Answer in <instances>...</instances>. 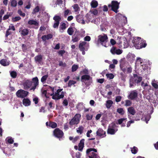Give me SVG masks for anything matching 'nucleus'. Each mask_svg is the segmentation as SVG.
I'll return each mask as SVG.
<instances>
[{"instance_id": "412c9836", "label": "nucleus", "mask_w": 158, "mask_h": 158, "mask_svg": "<svg viewBox=\"0 0 158 158\" xmlns=\"http://www.w3.org/2000/svg\"><path fill=\"white\" fill-rule=\"evenodd\" d=\"M23 103L25 106H28L31 105V101L28 98H24L23 100Z\"/></svg>"}, {"instance_id": "7ed1b4c3", "label": "nucleus", "mask_w": 158, "mask_h": 158, "mask_svg": "<svg viewBox=\"0 0 158 158\" xmlns=\"http://www.w3.org/2000/svg\"><path fill=\"white\" fill-rule=\"evenodd\" d=\"M86 156L89 158H100L97 150L94 148L87 149L86 151Z\"/></svg>"}, {"instance_id": "774afa93", "label": "nucleus", "mask_w": 158, "mask_h": 158, "mask_svg": "<svg viewBox=\"0 0 158 158\" xmlns=\"http://www.w3.org/2000/svg\"><path fill=\"white\" fill-rule=\"evenodd\" d=\"M110 42L111 44L113 45L115 44L116 43V41L113 39H111L110 40Z\"/></svg>"}, {"instance_id": "09e8293b", "label": "nucleus", "mask_w": 158, "mask_h": 158, "mask_svg": "<svg viewBox=\"0 0 158 158\" xmlns=\"http://www.w3.org/2000/svg\"><path fill=\"white\" fill-rule=\"evenodd\" d=\"M127 119L126 118H121L118 120V123L117 124H121L123 122Z\"/></svg>"}, {"instance_id": "4468645a", "label": "nucleus", "mask_w": 158, "mask_h": 158, "mask_svg": "<svg viewBox=\"0 0 158 158\" xmlns=\"http://www.w3.org/2000/svg\"><path fill=\"white\" fill-rule=\"evenodd\" d=\"M120 69L123 73H125L126 71L125 61L121 59L120 60Z\"/></svg>"}, {"instance_id": "603ef678", "label": "nucleus", "mask_w": 158, "mask_h": 158, "mask_svg": "<svg viewBox=\"0 0 158 158\" xmlns=\"http://www.w3.org/2000/svg\"><path fill=\"white\" fill-rule=\"evenodd\" d=\"M65 51L64 50H60L58 52L59 55L63 56V55L65 53Z\"/></svg>"}, {"instance_id": "e433bc0d", "label": "nucleus", "mask_w": 158, "mask_h": 158, "mask_svg": "<svg viewBox=\"0 0 158 158\" xmlns=\"http://www.w3.org/2000/svg\"><path fill=\"white\" fill-rule=\"evenodd\" d=\"M53 19L55 20V22H58L60 23V21L61 20V18L59 16L55 15L53 17Z\"/></svg>"}, {"instance_id": "6e6552de", "label": "nucleus", "mask_w": 158, "mask_h": 158, "mask_svg": "<svg viewBox=\"0 0 158 158\" xmlns=\"http://www.w3.org/2000/svg\"><path fill=\"white\" fill-rule=\"evenodd\" d=\"M120 3L117 1H112L111 2V4H109L108 5L109 7H111V10L116 13L118 12V10L119 8Z\"/></svg>"}, {"instance_id": "423d86ee", "label": "nucleus", "mask_w": 158, "mask_h": 158, "mask_svg": "<svg viewBox=\"0 0 158 158\" xmlns=\"http://www.w3.org/2000/svg\"><path fill=\"white\" fill-rule=\"evenodd\" d=\"M108 41V37L106 35L104 34L103 35H99L98 36L97 42L100 43L105 47L107 46L105 44V43Z\"/></svg>"}, {"instance_id": "5fc2aeb1", "label": "nucleus", "mask_w": 158, "mask_h": 158, "mask_svg": "<svg viewBox=\"0 0 158 158\" xmlns=\"http://www.w3.org/2000/svg\"><path fill=\"white\" fill-rule=\"evenodd\" d=\"M59 65L60 66H62L64 67H65L66 66V63L64 62H63L62 61H60Z\"/></svg>"}, {"instance_id": "e2e57ef3", "label": "nucleus", "mask_w": 158, "mask_h": 158, "mask_svg": "<svg viewBox=\"0 0 158 158\" xmlns=\"http://www.w3.org/2000/svg\"><path fill=\"white\" fill-rule=\"evenodd\" d=\"M90 40L91 38L89 36H86L84 38V40L85 41H89Z\"/></svg>"}, {"instance_id": "8fccbe9b", "label": "nucleus", "mask_w": 158, "mask_h": 158, "mask_svg": "<svg viewBox=\"0 0 158 158\" xmlns=\"http://www.w3.org/2000/svg\"><path fill=\"white\" fill-rule=\"evenodd\" d=\"M143 61L142 60L141 58L139 57L137 58L136 62L138 64H141L142 63Z\"/></svg>"}, {"instance_id": "f03ea898", "label": "nucleus", "mask_w": 158, "mask_h": 158, "mask_svg": "<svg viewBox=\"0 0 158 158\" xmlns=\"http://www.w3.org/2000/svg\"><path fill=\"white\" fill-rule=\"evenodd\" d=\"M132 42L135 48L138 49L145 48L147 45L145 40H141L140 38L139 37L134 39L133 40Z\"/></svg>"}, {"instance_id": "a211bd4d", "label": "nucleus", "mask_w": 158, "mask_h": 158, "mask_svg": "<svg viewBox=\"0 0 158 158\" xmlns=\"http://www.w3.org/2000/svg\"><path fill=\"white\" fill-rule=\"evenodd\" d=\"M76 32L72 37V41L74 42L78 41L80 39L79 34H76Z\"/></svg>"}, {"instance_id": "f8f14e48", "label": "nucleus", "mask_w": 158, "mask_h": 158, "mask_svg": "<svg viewBox=\"0 0 158 158\" xmlns=\"http://www.w3.org/2000/svg\"><path fill=\"white\" fill-rule=\"evenodd\" d=\"M51 96H52V98L55 100H58L60 98H63L64 96V93L63 91H62L61 93V94L60 95H58L54 93H52L51 94Z\"/></svg>"}, {"instance_id": "a18cd8bd", "label": "nucleus", "mask_w": 158, "mask_h": 158, "mask_svg": "<svg viewBox=\"0 0 158 158\" xmlns=\"http://www.w3.org/2000/svg\"><path fill=\"white\" fill-rule=\"evenodd\" d=\"M48 77V75H45L43 76L41 78V81L42 82H44L47 79V78Z\"/></svg>"}, {"instance_id": "393cba45", "label": "nucleus", "mask_w": 158, "mask_h": 158, "mask_svg": "<svg viewBox=\"0 0 158 158\" xmlns=\"http://www.w3.org/2000/svg\"><path fill=\"white\" fill-rule=\"evenodd\" d=\"M28 24L30 25H33L35 26H38L39 25V23L36 21L34 20H30L28 22Z\"/></svg>"}, {"instance_id": "69168bd1", "label": "nucleus", "mask_w": 158, "mask_h": 158, "mask_svg": "<svg viewBox=\"0 0 158 158\" xmlns=\"http://www.w3.org/2000/svg\"><path fill=\"white\" fill-rule=\"evenodd\" d=\"M152 85L156 89H158V84L157 83L154 82H152Z\"/></svg>"}, {"instance_id": "58836bf2", "label": "nucleus", "mask_w": 158, "mask_h": 158, "mask_svg": "<svg viewBox=\"0 0 158 158\" xmlns=\"http://www.w3.org/2000/svg\"><path fill=\"white\" fill-rule=\"evenodd\" d=\"M84 129V127L82 126H79L78 128V129L77 130V132L78 133H79L81 134L83 133V131Z\"/></svg>"}, {"instance_id": "9d476101", "label": "nucleus", "mask_w": 158, "mask_h": 158, "mask_svg": "<svg viewBox=\"0 0 158 158\" xmlns=\"http://www.w3.org/2000/svg\"><path fill=\"white\" fill-rule=\"evenodd\" d=\"M138 96V91L136 90L131 91L128 95V98L131 100H134L136 99Z\"/></svg>"}, {"instance_id": "9b49d317", "label": "nucleus", "mask_w": 158, "mask_h": 158, "mask_svg": "<svg viewBox=\"0 0 158 158\" xmlns=\"http://www.w3.org/2000/svg\"><path fill=\"white\" fill-rule=\"evenodd\" d=\"M86 44V42L85 41H80L79 45V49L82 52V54L83 55L85 54V51H87V48H85V45Z\"/></svg>"}, {"instance_id": "4be33fe9", "label": "nucleus", "mask_w": 158, "mask_h": 158, "mask_svg": "<svg viewBox=\"0 0 158 158\" xmlns=\"http://www.w3.org/2000/svg\"><path fill=\"white\" fill-rule=\"evenodd\" d=\"M0 63L2 65L4 66H8L9 64V62L5 59H2L0 61Z\"/></svg>"}, {"instance_id": "f704fd0d", "label": "nucleus", "mask_w": 158, "mask_h": 158, "mask_svg": "<svg viewBox=\"0 0 158 158\" xmlns=\"http://www.w3.org/2000/svg\"><path fill=\"white\" fill-rule=\"evenodd\" d=\"M117 112L121 115H123L124 114V111L123 108H118L117 110Z\"/></svg>"}, {"instance_id": "39448f33", "label": "nucleus", "mask_w": 158, "mask_h": 158, "mask_svg": "<svg viewBox=\"0 0 158 158\" xmlns=\"http://www.w3.org/2000/svg\"><path fill=\"white\" fill-rule=\"evenodd\" d=\"M53 134L55 137L59 139V140H61L64 137L63 132L59 128H56L53 131Z\"/></svg>"}, {"instance_id": "b1692460", "label": "nucleus", "mask_w": 158, "mask_h": 158, "mask_svg": "<svg viewBox=\"0 0 158 158\" xmlns=\"http://www.w3.org/2000/svg\"><path fill=\"white\" fill-rule=\"evenodd\" d=\"M76 20L77 21L80 23L84 24L85 23L84 21L82 19V16L80 15H77L76 17Z\"/></svg>"}, {"instance_id": "a878e982", "label": "nucleus", "mask_w": 158, "mask_h": 158, "mask_svg": "<svg viewBox=\"0 0 158 158\" xmlns=\"http://www.w3.org/2000/svg\"><path fill=\"white\" fill-rule=\"evenodd\" d=\"M48 126L52 128H55L57 127V124L55 122L50 121L49 122Z\"/></svg>"}, {"instance_id": "0eeeda50", "label": "nucleus", "mask_w": 158, "mask_h": 158, "mask_svg": "<svg viewBox=\"0 0 158 158\" xmlns=\"http://www.w3.org/2000/svg\"><path fill=\"white\" fill-rule=\"evenodd\" d=\"M81 116V115L80 114H76L74 117L69 122L70 125H73L78 124L80 122Z\"/></svg>"}, {"instance_id": "c9c22d12", "label": "nucleus", "mask_w": 158, "mask_h": 158, "mask_svg": "<svg viewBox=\"0 0 158 158\" xmlns=\"http://www.w3.org/2000/svg\"><path fill=\"white\" fill-rule=\"evenodd\" d=\"M131 151L132 153L135 154L138 151V149L136 147L134 146L133 148H131Z\"/></svg>"}, {"instance_id": "c756f323", "label": "nucleus", "mask_w": 158, "mask_h": 158, "mask_svg": "<svg viewBox=\"0 0 158 158\" xmlns=\"http://www.w3.org/2000/svg\"><path fill=\"white\" fill-rule=\"evenodd\" d=\"M83 103H80L77 105L76 107L79 111H81L83 109Z\"/></svg>"}, {"instance_id": "37998d69", "label": "nucleus", "mask_w": 158, "mask_h": 158, "mask_svg": "<svg viewBox=\"0 0 158 158\" xmlns=\"http://www.w3.org/2000/svg\"><path fill=\"white\" fill-rule=\"evenodd\" d=\"M40 10V7L39 6H37L33 10V14H35L36 13L38 12Z\"/></svg>"}, {"instance_id": "72a5a7b5", "label": "nucleus", "mask_w": 158, "mask_h": 158, "mask_svg": "<svg viewBox=\"0 0 158 158\" xmlns=\"http://www.w3.org/2000/svg\"><path fill=\"white\" fill-rule=\"evenodd\" d=\"M11 77L13 78H15L17 76V73L15 71H11L10 72Z\"/></svg>"}, {"instance_id": "c03bdc74", "label": "nucleus", "mask_w": 158, "mask_h": 158, "mask_svg": "<svg viewBox=\"0 0 158 158\" xmlns=\"http://www.w3.org/2000/svg\"><path fill=\"white\" fill-rule=\"evenodd\" d=\"M106 76L107 78H108L110 79H113L114 76V75L112 73H107L106 74Z\"/></svg>"}, {"instance_id": "2eb2a0df", "label": "nucleus", "mask_w": 158, "mask_h": 158, "mask_svg": "<svg viewBox=\"0 0 158 158\" xmlns=\"http://www.w3.org/2000/svg\"><path fill=\"white\" fill-rule=\"evenodd\" d=\"M97 135L101 138L105 137L106 136V132L102 129H99L96 132Z\"/></svg>"}, {"instance_id": "2f4dec72", "label": "nucleus", "mask_w": 158, "mask_h": 158, "mask_svg": "<svg viewBox=\"0 0 158 158\" xmlns=\"http://www.w3.org/2000/svg\"><path fill=\"white\" fill-rule=\"evenodd\" d=\"M119 74L121 79L123 81H125V78L126 77V75L125 73H123L121 72Z\"/></svg>"}, {"instance_id": "4d7b16f0", "label": "nucleus", "mask_w": 158, "mask_h": 158, "mask_svg": "<svg viewBox=\"0 0 158 158\" xmlns=\"http://www.w3.org/2000/svg\"><path fill=\"white\" fill-rule=\"evenodd\" d=\"M92 82V78L91 79H90L89 80L87 81V82H86L85 83V84L87 86H89L90 85Z\"/></svg>"}, {"instance_id": "0e129e2a", "label": "nucleus", "mask_w": 158, "mask_h": 158, "mask_svg": "<svg viewBox=\"0 0 158 158\" xmlns=\"http://www.w3.org/2000/svg\"><path fill=\"white\" fill-rule=\"evenodd\" d=\"M116 54L117 55L121 54L122 53V51L121 49H116Z\"/></svg>"}, {"instance_id": "473e14b6", "label": "nucleus", "mask_w": 158, "mask_h": 158, "mask_svg": "<svg viewBox=\"0 0 158 158\" xmlns=\"http://www.w3.org/2000/svg\"><path fill=\"white\" fill-rule=\"evenodd\" d=\"M74 32L73 28L72 27H70L68 28L67 30V33L68 34L70 35H72Z\"/></svg>"}, {"instance_id": "338daca9", "label": "nucleus", "mask_w": 158, "mask_h": 158, "mask_svg": "<svg viewBox=\"0 0 158 158\" xmlns=\"http://www.w3.org/2000/svg\"><path fill=\"white\" fill-rule=\"evenodd\" d=\"M7 142L10 144H12L14 142V140L12 138H10L8 139Z\"/></svg>"}, {"instance_id": "f257e3e1", "label": "nucleus", "mask_w": 158, "mask_h": 158, "mask_svg": "<svg viewBox=\"0 0 158 158\" xmlns=\"http://www.w3.org/2000/svg\"><path fill=\"white\" fill-rule=\"evenodd\" d=\"M39 83V80L37 77L33 78L32 81L27 80L23 83L24 89L28 90L31 86L30 90L34 91L36 87L38 85Z\"/></svg>"}, {"instance_id": "bb28decb", "label": "nucleus", "mask_w": 158, "mask_h": 158, "mask_svg": "<svg viewBox=\"0 0 158 158\" xmlns=\"http://www.w3.org/2000/svg\"><path fill=\"white\" fill-rule=\"evenodd\" d=\"M91 5L92 7L95 8L98 5V2L95 0H93L91 3Z\"/></svg>"}, {"instance_id": "ea45409f", "label": "nucleus", "mask_w": 158, "mask_h": 158, "mask_svg": "<svg viewBox=\"0 0 158 158\" xmlns=\"http://www.w3.org/2000/svg\"><path fill=\"white\" fill-rule=\"evenodd\" d=\"M75 12H77L80 10V8L77 4H74L73 6Z\"/></svg>"}, {"instance_id": "a19ab883", "label": "nucleus", "mask_w": 158, "mask_h": 158, "mask_svg": "<svg viewBox=\"0 0 158 158\" xmlns=\"http://www.w3.org/2000/svg\"><path fill=\"white\" fill-rule=\"evenodd\" d=\"M78 68V66L76 64L73 65L72 68V71L74 72L76 71Z\"/></svg>"}, {"instance_id": "79ce46f5", "label": "nucleus", "mask_w": 158, "mask_h": 158, "mask_svg": "<svg viewBox=\"0 0 158 158\" xmlns=\"http://www.w3.org/2000/svg\"><path fill=\"white\" fill-rule=\"evenodd\" d=\"M17 2L15 0H12L11 2V6L13 7H15L17 6Z\"/></svg>"}, {"instance_id": "7c9ffc66", "label": "nucleus", "mask_w": 158, "mask_h": 158, "mask_svg": "<svg viewBox=\"0 0 158 158\" xmlns=\"http://www.w3.org/2000/svg\"><path fill=\"white\" fill-rule=\"evenodd\" d=\"M113 103L112 101L109 100L106 101V107L107 108H110Z\"/></svg>"}, {"instance_id": "5701e85b", "label": "nucleus", "mask_w": 158, "mask_h": 158, "mask_svg": "<svg viewBox=\"0 0 158 158\" xmlns=\"http://www.w3.org/2000/svg\"><path fill=\"white\" fill-rule=\"evenodd\" d=\"M92 77H90L89 75H85L82 76L81 77V80L82 81H84V80L85 81H88L91 79Z\"/></svg>"}, {"instance_id": "aec40b11", "label": "nucleus", "mask_w": 158, "mask_h": 158, "mask_svg": "<svg viewBox=\"0 0 158 158\" xmlns=\"http://www.w3.org/2000/svg\"><path fill=\"white\" fill-rule=\"evenodd\" d=\"M127 112L131 114L134 115L136 113V111L133 107L131 106L127 108Z\"/></svg>"}, {"instance_id": "bf43d9fd", "label": "nucleus", "mask_w": 158, "mask_h": 158, "mask_svg": "<svg viewBox=\"0 0 158 158\" xmlns=\"http://www.w3.org/2000/svg\"><path fill=\"white\" fill-rule=\"evenodd\" d=\"M59 23V22H55L53 25V27L54 28H58Z\"/></svg>"}, {"instance_id": "4c0bfd02", "label": "nucleus", "mask_w": 158, "mask_h": 158, "mask_svg": "<svg viewBox=\"0 0 158 158\" xmlns=\"http://www.w3.org/2000/svg\"><path fill=\"white\" fill-rule=\"evenodd\" d=\"M125 103L124 106L126 107L130 106L132 104V102L130 100H127L125 101Z\"/></svg>"}, {"instance_id": "6e6d98bb", "label": "nucleus", "mask_w": 158, "mask_h": 158, "mask_svg": "<svg viewBox=\"0 0 158 158\" xmlns=\"http://www.w3.org/2000/svg\"><path fill=\"white\" fill-rule=\"evenodd\" d=\"M22 48L23 52H25L27 50V46L25 44H23L22 45Z\"/></svg>"}, {"instance_id": "6ab92c4d", "label": "nucleus", "mask_w": 158, "mask_h": 158, "mask_svg": "<svg viewBox=\"0 0 158 158\" xmlns=\"http://www.w3.org/2000/svg\"><path fill=\"white\" fill-rule=\"evenodd\" d=\"M19 32L21 33L22 35L25 36L28 34L29 31L27 29H22V28H20L19 29Z\"/></svg>"}, {"instance_id": "052dcab7", "label": "nucleus", "mask_w": 158, "mask_h": 158, "mask_svg": "<svg viewBox=\"0 0 158 158\" xmlns=\"http://www.w3.org/2000/svg\"><path fill=\"white\" fill-rule=\"evenodd\" d=\"M122 97L121 96H117L116 97L115 101L116 102H119L121 101Z\"/></svg>"}, {"instance_id": "c85d7f7f", "label": "nucleus", "mask_w": 158, "mask_h": 158, "mask_svg": "<svg viewBox=\"0 0 158 158\" xmlns=\"http://www.w3.org/2000/svg\"><path fill=\"white\" fill-rule=\"evenodd\" d=\"M77 83L76 81L73 80H69L68 84V87H70L72 85H74V86H75V84Z\"/></svg>"}, {"instance_id": "20e7f679", "label": "nucleus", "mask_w": 158, "mask_h": 158, "mask_svg": "<svg viewBox=\"0 0 158 158\" xmlns=\"http://www.w3.org/2000/svg\"><path fill=\"white\" fill-rule=\"evenodd\" d=\"M142 80V77L139 76L136 74H133V76L130 79V87L136 85V84H138Z\"/></svg>"}, {"instance_id": "ddd939ff", "label": "nucleus", "mask_w": 158, "mask_h": 158, "mask_svg": "<svg viewBox=\"0 0 158 158\" xmlns=\"http://www.w3.org/2000/svg\"><path fill=\"white\" fill-rule=\"evenodd\" d=\"M34 60L36 63L41 64L43 62V56L41 54L37 55L34 57Z\"/></svg>"}, {"instance_id": "13d9d810", "label": "nucleus", "mask_w": 158, "mask_h": 158, "mask_svg": "<svg viewBox=\"0 0 158 158\" xmlns=\"http://www.w3.org/2000/svg\"><path fill=\"white\" fill-rule=\"evenodd\" d=\"M86 119L88 120H91L93 118V115H90L89 114H86Z\"/></svg>"}, {"instance_id": "3c124183", "label": "nucleus", "mask_w": 158, "mask_h": 158, "mask_svg": "<svg viewBox=\"0 0 158 158\" xmlns=\"http://www.w3.org/2000/svg\"><path fill=\"white\" fill-rule=\"evenodd\" d=\"M18 13L21 16L24 17L25 16V14L23 13L21 10H19L18 11Z\"/></svg>"}, {"instance_id": "680f3d73", "label": "nucleus", "mask_w": 158, "mask_h": 158, "mask_svg": "<svg viewBox=\"0 0 158 158\" xmlns=\"http://www.w3.org/2000/svg\"><path fill=\"white\" fill-rule=\"evenodd\" d=\"M70 11L69 9H67L64 12V16L66 17Z\"/></svg>"}, {"instance_id": "f3484780", "label": "nucleus", "mask_w": 158, "mask_h": 158, "mask_svg": "<svg viewBox=\"0 0 158 158\" xmlns=\"http://www.w3.org/2000/svg\"><path fill=\"white\" fill-rule=\"evenodd\" d=\"M84 141L85 139H81L80 140V143H79L78 144L79 147L78 150L79 151L81 152L82 151V150L83 149L84 145Z\"/></svg>"}, {"instance_id": "de8ad7c7", "label": "nucleus", "mask_w": 158, "mask_h": 158, "mask_svg": "<svg viewBox=\"0 0 158 158\" xmlns=\"http://www.w3.org/2000/svg\"><path fill=\"white\" fill-rule=\"evenodd\" d=\"M21 19V17L19 16L15 17L12 18V21L13 22H17L20 20Z\"/></svg>"}, {"instance_id": "1a4fd4ad", "label": "nucleus", "mask_w": 158, "mask_h": 158, "mask_svg": "<svg viewBox=\"0 0 158 158\" xmlns=\"http://www.w3.org/2000/svg\"><path fill=\"white\" fill-rule=\"evenodd\" d=\"M28 94V91L20 89L16 92V95L18 98H23L27 97Z\"/></svg>"}, {"instance_id": "dca6fc26", "label": "nucleus", "mask_w": 158, "mask_h": 158, "mask_svg": "<svg viewBox=\"0 0 158 158\" xmlns=\"http://www.w3.org/2000/svg\"><path fill=\"white\" fill-rule=\"evenodd\" d=\"M111 124L112 128H108L107 130V133L108 134L114 135L116 132V131L114 128L115 127L116 125L114 123H112Z\"/></svg>"}, {"instance_id": "cd10ccee", "label": "nucleus", "mask_w": 158, "mask_h": 158, "mask_svg": "<svg viewBox=\"0 0 158 158\" xmlns=\"http://www.w3.org/2000/svg\"><path fill=\"white\" fill-rule=\"evenodd\" d=\"M66 28V24L64 23H61L59 29L60 31L62 30L63 31Z\"/></svg>"}, {"instance_id": "49530a36", "label": "nucleus", "mask_w": 158, "mask_h": 158, "mask_svg": "<svg viewBox=\"0 0 158 158\" xmlns=\"http://www.w3.org/2000/svg\"><path fill=\"white\" fill-rule=\"evenodd\" d=\"M116 48L115 47H113L110 49V52L113 55H114L116 54Z\"/></svg>"}, {"instance_id": "864d4df0", "label": "nucleus", "mask_w": 158, "mask_h": 158, "mask_svg": "<svg viewBox=\"0 0 158 158\" xmlns=\"http://www.w3.org/2000/svg\"><path fill=\"white\" fill-rule=\"evenodd\" d=\"M68 101L66 99H65L64 100L63 102H62V104L64 106H66L68 105Z\"/></svg>"}]
</instances>
